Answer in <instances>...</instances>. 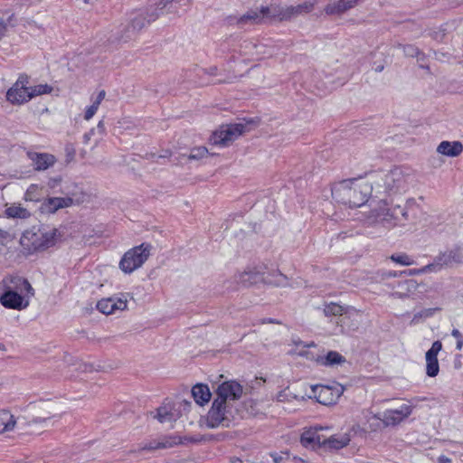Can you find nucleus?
I'll list each match as a JSON object with an SVG mask.
<instances>
[{"mask_svg": "<svg viewBox=\"0 0 463 463\" xmlns=\"http://www.w3.org/2000/svg\"><path fill=\"white\" fill-rule=\"evenodd\" d=\"M372 194L370 184L362 180H344L332 189L333 198L350 208L361 207Z\"/></svg>", "mask_w": 463, "mask_h": 463, "instance_id": "f257e3e1", "label": "nucleus"}, {"mask_svg": "<svg viewBox=\"0 0 463 463\" xmlns=\"http://www.w3.org/2000/svg\"><path fill=\"white\" fill-rule=\"evenodd\" d=\"M13 286H6L0 296V304L8 309L24 310L30 305L34 296V289L30 282L24 278H14L11 280Z\"/></svg>", "mask_w": 463, "mask_h": 463, "instance_id": "f03ea898", "label": "nucleus"}, {"mask_svg": "<svg viewBox=\"0 0 463 463\" xmlns=\"http://www.w3.org/2000/svg\"><path fill=\"white\" fill-rule=\"evenodd\" d=\"M373 224H381L387 229L404 224L408 220V213L398 204L391 205L386 200L379 201L371 211L369 217Z\"/></svg>", "mask_w": 463, "mask_h": 463, "instance_id": "7ed1b4c3", "label": "nucleus"}, {"mask_svg": "<svg viewBox=\"0 0 463 463\" xmlns=\"http://www.w3.org/2000/svg\"><path fill=\"white\" fill-rule=\"evenodd\" d=\"M61 237V233L57 228L42 226L37 230L25 231L20 243L29 251L43 250L54 246Z\"/></svg>", "mask_w": 463, "mask_h": 463, "instance_id": "20e7f679", "label": "nucleus"}, {"mask_svg": "<svg viewBox=\"0 0 463 463\" xmlns=\"http://www.w3.org/2000/svg\"><path fill=\"white\" fill-rule=\"evenodd\" d=\"M52 88L48 84L30 85L29 78L21 75L6 92V99L13 105H22L32 99L51 93Z\"/></svg>", "mask_w": 463, "mask_h": 463, "instance_id": "39448f33", "label": "nucleus"}, {"mask_svg": "<svg viewBox=\"0 0 463 463\" xmlns=\"http://www.w3.org/2000/svg\"><path fill=\"white\" fill-rule=\"evenodd\" d=\"M252 127V120L222 125L213 132L210 141L213 145L227 147L239 137L250 132Z\"/></svg>", "mask_w": 463, "mask_h": 463, "instance_id": "423d86ee", "label": "nucleus"}, {"mask_svg": "<svg viewBox=\"0 0 463 463\" xmlns=\"http://www.w3.org/2000/svg\"><path fill=\"white\" fill-rule=\"evenodd\" d=\"M232 421V411L228 404L222 403V400L214 399L207 414L201 419L200 424L208 429L229 427Z\"/></svg>", "mask_w": 463, "mask_h": 463, "instance_id": "0eeeda50", "label": "nucleus"}, {"mask_svg": "<svg viewBox=\"0 0 463 463\" xmlns=\"http://www.w3.org/2000/svg\"><path fill=\"white\" fill-rule=\"evenodd\" d=\"M151 246L147 243H142L139 246L133 247L122 256L119 261V269L125 274H130L141 268L150 255Z\"/></svg>", "mask_w": 463, "mask_h": 463, "instance_id": "6e6552de", "label": "nucleus"}, {"mask_svg": "<svg viewBox=\"0 0 463 463\" xmlns=\"http://www.w3.org/2000/svg\"><path fill=\"white\" fill-rule=\"evenodd\" d=\"M413 407L402 403L397 408L384 411L383 413L375 414L373 417L380 420L385 427L397 426L406 420L412 413Z\"/></svg>", "mask_w": 463, "mask_h": 463, "instance_id": "1a4fd4ad", "label": "nucleus"}, {"mask_svg": "<svg viewBox=\"0 0 463 463\" xmlns=\"http://www.w3.org/2000/svg\"><path fill=\"white\" fill-rule=\"evenodd\" d=\"M309 398H315L319 403L324 405L335 404L342 395L344 389L341 385H312Z\"/></svg>", "mask_w": 463, "mask_h": 463, "instance_id": "9d476101", "label": "nucleus"}, {"mask_svg": "<svg viewBox=\"0 0 463 463\" xmlns=\"http://www.w3.org/2000/svg\"><path fill=\"white\" fill-rule=\"evenodd\" d=\"M132 298L128 293H120L109 298L100 299L97 303V309L105 315H112L128 309V299Z\"/></svg>", "mask_w": 463, "mask_h": 463, "instance_id": "9b49d317", "label": "nucleus"}, {"mask_svg": "<svg viewBox=\"0 0 463 463\" xmlns=\"http://www.w3.org/2000/svg\"><path fill=\"white\" fill-rule=\"evenodd\" d=\"M408 175L400 168H394L384 176V186L390 193H401L407 190Z\"/></svg>", "mask_w": 463, "mask_h": 463, "instance_id": "f8f14e48", "label": "nucleus"}, {"mask_svg": "<svg viewBox=\"0 0 463 463\" xmlns=\"http://www.w3.org/2000/svg\"><path fill=\"white\" fill-rule=\"evenodd\" d=\"M174 0H156L150 7H154V11L147 16L145 17L143 13L137 14L134 17L131 18V24L135 30L141 29L146 24H149L151 21H154L159 14L165 9Z\"/></svg>", "mask_w": 463, "mask_h": 463, "instance_id": "ddd939ff", "label": "nucleus"}, {"mask_svg": "<svg viewBox=\"0 0 463 463\" xmlns=\"http://www.w3.org/2000/svg\"><path fill=\"white\" fill-rule=\"evenodd\" d=\"M442 349L440 341H435L425 354V372L429 377H436L439 373L438 354Z\"/></svg>", "mask_w": 463, "mask_h": 463, "instance_id": "4468645a", "label": "nucleus"}, {"mask_svg": "<svg viewBox=\"0 0 463 463\" xmlns=\"http://www.w3.org/2000/svg\"><path fill=\"white\" fill-rule=\"evenodd\" d=\"M300 356H306L311 361H315L319 365L331 366L345 363V357L335 351H330L326 355L314 354L312 352L300 351Z\"/></svg>", "mask_w": 463, "mask_h": 463, "instance_id": "2eb2a0df", "label": "nucleus"}, {"mask_svg": "<svg viewBox=\"0 0 463 463\" xmlns=\"http://www.w3.org/2000/svg\"><path fill=\"white\" fill-rule=\"evenodd\" d=\"M242 394V387L235 381L222 383L217 389L215 399L222 400V403L228 404V400H237Z\"/></svg>", "mask_w": 463, "mask_h": 463, "instance_id": "dca6fc26", "label": "nucleus"}, {"mask_svg": "<svg viewBox=\"0 0 463 463\" xmlns=\"http://www.w3.org/2000/svg\"><path fill=\"white\" fill-rule=\"evenodd\" d=\"M27 156L36 171H44L56 162L55 156L48 153L28 152Z\"/></svg>", "mask_w": 463, "mask_h": 463, "instance_id": "f3484780", "label": "nucleus"}, {"mask_svg": "<svg viewBox=\"0 0 463 463\" xmlns=\"http://www.w3.org/2000/svg\"><path fill=\"white\" fill-rule=\"evenodd\" d=\"M72 204L70 197H50L41 204V211L43 213H54L60 209L67 208Z\"/></svg>", "mask_w": 463, "mask_h": 463, "instance_id": "a211bd4d", "label": "nucleus"}, {"mask_svg": "<svg viewBox=\"0 0 463 463\" xmlns=\"http://www.w3.org/2000/svg\"><path fill=\"white\" fill-rule=\"evenodd\" d=\"M360 0H337L328 3L325 6V13L329 15H342L348 10L355 7Z\"/></svg>", "mask_w": 463, "mask_h": 463, "instance_id": "6ab92c4d", "label": "nucleus"}, {"mask_svg": "<svg viewBox=\"0 0 463 463\" xmlns=\"http://www.w3.org/2000/svg\"><path fill=\"white\" fill-rule=\"evenodd\" d=\"M237 282L243 287H250L258 283L263 282L264 274L257 269H250L239 273L236 276Z\"/></svg>", "mask_w": 463, "mask_h": 463, "instance_id": "aec40b11", "label": "nucleus"}, {"mask_svg": "<svg viewBox=\"0 0 463 463\" xmlns=\"http://www.w3.org/2000/svg\"><path fill=\"white\" fill-rule=\"evenodd\" d=\"M320 430H322V428H314L306 430L301 435V444L305 447L312 448H315L317 446H326V438L319 433Z\"/></svg>", "mask_w": 463, "mask_h": 463, "instance_id": "412c9836", "label": "nucleus"}, {"mask_svg": "<svg viewBox=\"0 0 463 463\" xmlns=\"http://www.w3.org/2000/svg\"><path fill=\"white\" fill-rule=\"evenodd\" d=\"M20 424V420L15 419L9 411H0V434L14 431Z\"/></svg>", "mask_w": 463, "mask_h": 463, "instance_id": "4be33fe9", "label": "nucleus"}, {"mask_svg": "<svg viewBox=\"0 0 463 463\" xmlns=\"http://www.w3.org/2000/svg\"><path fill=\"white\" fill-rule=\"evenodd\" d=\"M178 417V413L175 409V406L171 403H165L160 406L156 414V418L161 423H168L175 420Z\"/></svg>", "mask_w": 463, "mask_h": 463, "instance_id": "5701e85b", "label": "nucleus"}, {"mask_svg": "<svg viewBox=\"0 0 463 463\" xmlns=\"http://www.w3.org/2000/svg\"><path fill=\"white\" fill-rule=\"evenodd\" d=\"M437 151L447 156H458L463 151V146L460 142H449V141H442L437 147Z\"/></svg>", "mask_w": 463, "mask_h": 463, "instance_id": "b1692460", "label": "nucleus"}, {"mask_svg": "<svg viewBox=\"0 0 463 463\" xmlns=\"http://www.w3.org/2000/svg\"><path fill=\"white\" fill-rule=\"evenodd\" d=\"M192 394L196 403L200 405L207 403L212 396L209 387L203 383L194 385L192 389Z\"/></svg>", "mask_w": 463, "mask_h": 463, "instance_id": "393cba45", "label": "nucleus"}, {"mask_svg": "<svg viewBox=\"0 0 463 463\" xmlns=\"http://www.w3.org/2000/svg\"><path fill=\"white\" fill-rule=\"evenodd\" d=\"M351 437L348 433L336 434L329 438H326V446L334 449H340L349 445Z\"/></svg>", "mask_w": 463, "mask_h": 463, "instance_id": "a878e982", "label": "nucleus"}, {"mask_svg": "<svg viewBox=\"0 0 463 463\" xmlns=\"http://www.w3.org/2000/svg\"><path fill=\"white\" fill-rule=\"evenodd\" d=\"M5 214L8 218H19V219H27L31 216L30 212L23 207L21 204L13 203L11 205H7L5 210Z\"/></svg>", "mask_w": 463, "mask_h": 463, "instance_id": "bb28decb", "label": "nucleus"}, {"mask_svg": "<svg viewBox=\"0 0 463 463\" xmlns=\"http://www.w3.org/2000/svg\"><path fill=\"white\" fill-rule=\"evenodd\" d=\"M241 24H260L264 23L261 6L256 9L249 10L239 19Z\"/></svg>", "mask_w": 463, "mask_h": 463, "instance_id": "cd10ccee", "label": "nucleus"}, {"mask_svg": "<svg viewBox=\"0 0 463 463\" xmlns=\"http://www.w3.org/2000/svg\"><path fill=\"white\" fill-rule=\"evenodd\" d=\"M263 282L274 287H287L288 285V278L279 271L264 276Z\"/></svg>", "mask_w": 463, "mask_h": 463, "instance_id": "c85d7f7f", "label": "nucleus"}, {"mask_svg": "<svg viewBox=\"0 0 463 463\" xmlns=\"http://www.w3.org/2000/svg\"><path fill=\"white\" fill-rule=\"evenodd\" d=\"M105 96H106V91L105 90H100L98 93V95L96 96V98L94 99H92L91 105L87 107L86 109H85V112H84V119L85 120L88 121V120H90V119H91L93 118V116L98 111V109L99 108V105L101 104V102L105 99Z\"/></svg>", "mask_w": 463, "mask_h": 463, "instance_id": "c756f323", "label": "nucleus"}, {"mask_svg": "<svg viewBox=\"0 0 463 463\" xmlns=\"http://www.w3.org/2000/svg\"><path fill=\"white\" fill-rule=\"evenodd\" d=\"M317 0H308L303 3L298 4L297 5H291L293 7V15L297 17L298 15L309 14L312 12L317 5Z\"/></svg>", "mask_w": 463, "mask_h": 463, "instance_id": "7c9ffc66", "label": "nucleus"}, {"mask_svg": "<svg viewBox=\"0 0 463 463\" xmlns=\"http://www.w3.org/2000/svg\"><path fill=\"white\" fill-rule=\"evenodd\" d=\"M348 311V307L342 306L340 304L330 302L325 305L324 314L326 317H336L342 316Z\"/></svg>", "mask_w": 463, "mask_h": 463, "instance_id": "2f4dec72", "label": "nucleus"}, {"mask_svg": "<svg viewBox=\"0 0 463 463\" xmlns=\"http://www.w3.org/2000/svg\"><path fill=\"white\" fill-rule=\"evenodd\" d=\"M261 13L263 14L264 22H278L277 14H278V5L270 4L269 5L261 6Z\"/></svg>", "mask_w": 463, "mask_h": 463, "instance_id": "473e14b6", "label": "nucleus"}, {"mask_svg": "<svg viewBox=\"0 0 463 463\" xmlns=\"http://www.w3.org/2000/svg\"><path fill=\"white\" fill-rule=\"evenodd\" d=\"M294 18L293 7L291 5H278L277 21H288Z\"/></svg>", "mask_w": 463, "mask_h": 463, "instance_id": "72a5a7b5", "label": "nucleus"}, {"mask_svg": "<svg viewBox=\"0 0 463 463\" xmlns=\"http://www.w3.org/2000/svg\"><path fill=\"white\" fill-rule=\"evenodd\" d=\"M390 260L402 266H411L414 264L413 259L406 253L392 254Z\"/></svg>", "mask_w": 463, "mask_h": 463, "instance_id": "f704fd0d", "label": "nucleus"}, {"mask_svg": "<svg viewBox=\"0 0 463 463\" xmlns=\"http://www.w3.org/2000/svg\"><path fill=\"white\" fill-rule=\"evenodd\" d=\"M181 439H167L163 442H154L151 443L148 447H145L146 449H165V448H171L176 444L181 443Z\"/></svg>", "mask_w": 463, "mask_h": 463, "instance_id": "c9c22d12", "label": "nucleus"}, {"mask_svg": "<svg viewBox=\"0 0 463 463\" xmlns=\"http://www.w3.org/2000/svg\"><path fill=\"white\" fill-rule=\"evenodd\" d=\"M55 405L54 404H47L46 405V408L48 409V413L47 414H44L43 416H39L37 417L33 421L34 422H43L48 419H51V418H53V417H57V416H61V413L58 412L57 411H55Z\"/></svg>", "mask_w": 463, "mask_h": 463, "instance_id": "e433bc0d", "label": "nucleus"}, {"mask_svg": "<svg viewBox=\"0 0 463 463\" xmlns=\"http://www.w3.org/2000/svg\"><path fill=\"white\" fill-rule=\"evenodd\" d=\"M208 154V149L204 146H199L192 149L191 153L188 156V159L190 160H200L202 158L206 157Z\"/></svg>", "mask_w": 463, "mask_h": 463, "instance_id": "4c0bfd02", "label": "nucleus"}, {"mask_svg": "<svg viewBox=\"0 0 463 463\" xmlns=\"http://www.w3.org/2000/svg\"><path fill=\"white\" fill-rule=\"evenodd\" d=\"M401 286L407 291L404 293V296H409V294L415 292L418 288V283L413 279L406 280Z\"/></svg>", "mask_w": 463, "mask_h": 463, "instance_id": "58836bf2", "label": "nucleus"}, {"mask_svg": "<svg viewBox=\"0 0 463 463\" xmlns=\"http://www.w3.org/2000/svg\"><path fill=\"white\" fill-rule=\"evenodd\" d=\"M40 190V187L38 184H31L26 192H25V194H24V199L26 201H34L36 200V195L35 194Z\"/></svg>", "mask_w": 463, "mask_h": 463, "instance_id": "ea45409f", "label": "nucleus"}, {"mask_svg": "<svg viewBox=\"0 0 463 463\" xmlns=\"http://www.w3.org/2000/svg\"><path fill=\"white\" fill-rule=\"evenodd\" d=\"M403 52L409 57H416L420 54L419 49L411 44L402 46Z\"/></svg>", "mask_w": 463, "mask_h": 463, "instance_id": "a19ab883", "label": "nucleus"}, {"mask_svg": "<svg viewBox=\"0 0 463 463\" xmlns=\"http://www.w3.org/2000/svg\"><path fill=\"white\" fill-rule=\"evenodd\" d=\"M441 269V266L440 265H436V264H429V265H426L424 267H422L420 269V271H424V273L426 272H430V271H439Z\"/></svg>", "mask_w": 463, "mask_h": 463, "instance_id": "79ce46f5", "label": "nucleus"}, {"mask_svg": "<svg viewBox=\"0 0 463 463\" xmlns=\"http://www.w3.org/2000/svg\"><path fill=\"white\" fill-rule=\"evenodd\" d=\"M289 396L290 394L288 393V390H284L282 392H280L278 396H277V400L279 402H286V401H289Z\"/></svg>", "mask_w": 463, "mask_h": 463, "instance_id": "37998d69", "label": "nucleus"}, {"mask_svg": "<svg viewBox=\"0 0 463 463\" xmlns=\"http://www.w3.org/2000/svg\"><path fill=\"white\" fill-rule=\"evenodd\" d=\"M6 30V24L3 20H0V40L5 35Z\"/></svg>", "mask_w": 463, "mask_h": 463, "instance_id": "c03bdc74", "label": "nucleus"}, {"mask_svg": "<svg viewBox=\"0 0 463 463\" xmlns=\"http://www.w3.org/2000/svg\"><path fill=\"white\" fill-rule=\"evenodd\" d=\"M451 335L457 339H461L463 338V335L462 334L459 332V330L458 329H453L452 332H451Z\"/></svg>", "mask_w": 463, "mask_h": 463, "instance_id": "a18cd8bd", "label": "nucleus"}, {"mask_svg": "<svg viewBox=\"0 0 463 463\" xmlns=\"http://www.w3.org/2000/svg\"><path fill=\"white\" fill-rule=\"evenodd\" d=\"M463 347V338L457 340V350L460 351Z\"/></svg>", "mask_w": 463, "mask_h": 463, "instance_id": "49530a36", "label": "nucleus"}, {"mask_svg": "<svg viewBox=\"0 0 463 463\" xmlns=\"http://www.w3.org/2000/svg\"><path fill=\"white\" fill-rule=\"evenodd\" d=\"M422 273H424V271H420V269H411L409 271L410 275H419V274H422Z\"/></svg>", "mask_w": 463, "mask_h": 463, "instance_id": "de8ad7c7", "label": "nucleus"}, {"mask_svg": "<svg viewBox=\"0 0 463 463\" xmlns=\"http://www.w3.org/2000/svg\"><path fill=\"white\" fill-rule=\"evenodd\" d=\"M7 232L2 229H0V238H6Z\"/></svg>", "mask_w": 463, "mask_h": 463, "instance_id": "09e8293b", "label": "nucleus"}, {"mask_svg": "<svg viewBox=\"0 0 463 463\" xmlns=\"http://www.w3.org/2000/svg\"><path fill=\"white\" fill-rule=\"evenodd\" d=\"M439 461L444 463V462H449V459L448 458H445V457H440L439 458Z\"/></svg>", "mask_w": 463, "mask_h": 463, "instance_id": "8fccbe9b", "label": "nucleus"}, {"mask_svg": "<svg viewBox=\"0 0 463 463\" xmlns=\"http://www.w3.org/2000/svg\"><path fill=\"white\" fill-rule=\"evenodd\" d=\"M97 0H83L84 3L86 4H93L95 3Z\"/></svg>", "mask_w": 463, "mask_h": 463, "instance_id": "3c124183", "label": "nucleus"}, {"mask_svg": "<svg viewBox=\"0 0 463 463\" xmlns=\"http://www.w3.org/2000/svg\"><path fill=\"white\" fill-rule=\"evenodd\" d=\"M383 66H378V67L375 69V71H383Z\"/></svg>", "mask_w": 463, "mask_h": 463, "instance_id": "603ef678", "label": "nucleus"}, {"mask_svg": "<svg viewBox=\"0 0 463 463\" xmlns=\"http://www.w3.org/2000/svg\"><path fill=\"white\" fill-rule=\"evenodd\" d=\"M358 426H353L351 430L356 432V430L358 429Z\"/></svg>", "mask_w": 463, "mask_h": 463, "instance_id": "864d4df0", "label": "nucleus"}, {"mask_svg": "<svg viewBox=\"0 0 463 463\" xmlns=\"http://www.w3.org/2000/svg\"><path fill=\"white\" fill-rule=\"evenodd\" d=\"M5 347L3 344H0V351H5Z\"/></svg>", "mask_w": 463, "mask_h": 463, "instance_id": "5fc2aeb1", "label": "nucleus"}, {"mask_svg": "<svg viewBox=\"0 0 463 463\" xmlns=\"http://www.w3.org/2000/svg\"><path fill=\"white\" fill-rule=\"evenodd\" d=\"M305 347H310V346H315L314 343H311L309 345H304Z\"/></svg>", "mask_w": 463, "mask_h": 463, "instance_id": "6e6d98bb", "label": "nucleus"}, {"mask_svg": "<svg viewBox=\"0 0 463 463\" xmlns=\"http://www.w3.org/2000/svg\"><path fill=\"white\" fill-rule=\"evenodd\" d=\"M102 127H103V123H102V122H99V123L98 124V128H102Z\"/></svg>", "mask_w": 463, "mask_h": 463, "instance_id": "4d7b16f0", "label": "nucleus"}, {"mask_svg": "<svg viewBox=\"0 0 463 463\" xmlns=\"http://www.w3.org/2000/svg\"><path fill=\"white\" fill-rule=\"evenodd\" d=\"M73 228H80V229H83L84 227H83V226H78V225H76V226H74Z\"/></svg>", "mask_w": 463, "mask_h": 463, "instance_id": "13d9d810", "label": "nucleus"}]
</instances>
